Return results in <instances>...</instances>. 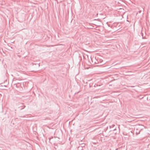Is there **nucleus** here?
<instances>
[{"mask_svg":"<svg viewBox=\"0 0 150 150\" xmlns=\"http://www.w3.org/2000/svg\"><path fill=\"white\" fill-rule=\"evenodd\" d=\"M33 129L34 131V134H36V133H37V131H35V127H34Z\"/></svg>","mask_w":150,"mask_h":150,"instance_id":"nucleus-1","label":"nucleus"},{"mask_svg":"<svg viewBox=\"0 0 150 150\" xmlns=\"http://www.w3.org/2000/svg\"><path fill=\"white\" fill-rule=\"evenodd\" d=\"M115 126V125H114L113 124L110 126V128H111L113 127H114Z\"/></svg>","mask_w":150,"mask_h":150,"instance_id":"nucleus-2","label":"nucleus"},{"mask_svg":"<svg viewBox=\"0 0 150 150\" xmlns=\"http://www.w3.org/2000/svg\"><path fill=\"white\" fill-rule=\"evenodd\" d=\"M25 107V106H23V108H20V109L22 110V109H23Z\"/></svg>","mask_w":150,"mask_h":150,"instance_id":"nucleus-3","label":"nucleus"},{"mask_svg":"<svg viewBox=\"0 0 150 150\" xmlns=\"http://www.w3.org/2000/svg\"><path fill=\"white\" fill-rule=\"evenodd\" d=\"M141 35H142V38H144V37H143V33H142H142H141Z\"/></svg>","mask_w":150,"mask_h":150,"instance_id":"nucleus-4","label":"nucleus"},{"mask_svg":"<svg viewBox=\"0 0 150 150\" xmlns=\"http://www.w3.org/2000/svg\"><path fill=\"white\" fill-rule=\"evenodd\" d=\"M53 138V137H51L50 138H49V140L50 141V139H52Z\"/></svg>","mask_w":150,"mask_h":150,"instance_id":"nucleus-5","label":"nucleus"},{"mask_svg":"<svg viewBox=\"0 0 150 150\" xmlns=\"http://www.w3.org/2000/svg\"><path fill=\"white\" fill-rule=\"evenodd\" d=\"M142 11L140 10L139 11V13H140Z\"/></svg>","mask_w":150,"mask_h":150,"instance_id":"nucleus-6","label":"nucleus"},{"mask_svg":"<svg viewBox=\"0 0 150 150\" xmlns=\"http://www.w3.org/2000/svg\"><path fill=\"white\" fill-rule=\"evenodd\" d=\"M116 130V128H115V129H114L113 130Z\"/></svg>","mask_w":150,"mask_h":150,"instance_id":"nucleus-7","label":"nucleus"},{"mask_svg":"<svg viewBox=\"0 0 150 150\" xmlns=\"http://www.w3.org/2000/svg\"><path fill=\"white\" fill-rule=\"evenodd\" d=\"M118 128H120V125H119V126H118Z\"/></svg>","mask_w":150,"mask_h":150,"instance_id":"nucleus-8","label":"nucleus"}]
</instances>
